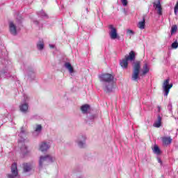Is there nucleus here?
I'll use <instances>...</instances> for the list:
<instances>
[{
  "label": "nucleus",
  "mask_w": 178,
  "mask_h": 178,
  "mask_svg": "<svg viewBox=\"0 0 178 178\" xmlns=\"http://www.w3.org/2000/svg\"><path fill=\"white\" fill-rule=\"evenodd\" d=\"M19 136V137H21V138H23V137H26V130L23 127H21V131Z\"/></svg>",
  "instance_id": "22"
},
{
  "label": "nucleus",
  "mask_w": 178,
  "mask_h": 178,
  "mask_svg": "<svg viewBox=\"0 0 178 178\" xmlns=\"http://www.w3.org/2000/svg\"><path fill=\"white\" fill-rule=\"evenodd\" d=\"M158 162H159V163H162V161L161 160V159H158Z\"/></svg>",
  "instance_id": "32"
},
{
  "label": "nucleus",
  "mask_w": 178,
  "mask_h": 178,
  "mask_svg": "<svg viewBox=\"0 0 178 178\" xmlns=\"http://www.w3.org/2000/svg\"><path fill=\"white\" fill-rule=\"evenodd\" d=\"M99 79L102 83V87L105 92H112L115 86V76L111 74H102Z\"/></svg>",
  "instance_id": "1"
},
{
  "label": "nucleus",
  "mask_w": 178,
  "mask_h": 178,
  "mask_svg": "<svg viewBox=\"0 0 178 178\" xmlns=\"http://www.w3.org/2000/svg\"><path fill=\"white\" fill-rule=\"evenodd\" d=\"M108 29H110L109 35L111 40H116L118 38V30L113 26V25H109Z\"/></svg>",
  "instance_id": "7"
},
{
  "label": "nucleus",
  "mask_w": 178,
  "mask_h": 178,
  "mask_svg": "<svg viewBox=\"0 0 178 178\" xmlns=\"http://www.w3.org/2000/svg\"><path fill=\"white\" fill-rule=\"evenodd\" d=\"M49 47H50V48H54L55 47V46H54V44H49Z\"/></svg>",
  "instance_id": "31"
},
{
  "label": "nucleus",
  "mask_w": 178,
  "mask_h": 178,
  "mask_svg": "<svg viewBox=\"0 0 178 178\" xmlns=\"http://www.w3.org/2000/svg\"><path fill=\"white\" fill-rule=\"evenodd\" d=\"M177 31V25H174L171 28V34H175Z\"/></svg>",
  "instance_id": "24"
},
{
  "label": "nucleus",
  "mask_w": 178,
  "mask_h": 178,
  "mask_svg": "<svg viewBox=\"0 0 178 178\" xmlns=\"http://www.w3.org/2000/svg\"><path fill=\"white\" fill-rule=\"evenodd\" d=\"M140 70H141V62L136 61L133 64L132 80L137 81L140 79Z\"/></svg>",
  "instance_id": "3"
},
{
  "label": "nucleus",
  "mask_w": 178,
  "mask_h": 178,
  "mask_svg": "<svg viewBox=\"0 0 178 178\" xmlns=\"http://www.w3.org/2000/svg\"><path fill=\"white\" fill-rule=\"evenodd\" d=\"M153 6L157 11V15L162 16V6L161 5V0H158L157 3H153Z\"/></svg>",
  "instance_id": "8"
},
{
  "label": "nucleus",
  "mask_w": 178,
  "mask_h": 178,
  "mask_svg": "<svg viewBox=\"0 0 178 178\" xmlns=\"http://www.w3.org/2000/svg\"><path fill=\"white\" fill-rule=\"evenodd\" d=\"M50 145L49 144L43 142L41 143L40 146V149L42 151V152H44V151H48V149H49L50 148Z\"/></svg>",
  "instance_id": "12"
},
{
  "label": "nucleus",
  "mask_w": 178,
  "mask_h": 178,
  "mask_svg": "<svg viewBox=\"0 0 178 178\" xmlns=\"http://www.w3.org/2000/svg\"><path fill=\"white\" fill-rule=\"evenodd\" d=\"M37 48H38V49H39V51H42V49H44V40H40L38 41V42L37 44Z\"/></svg>",
  "instance_id": "19"
},
{
  "label": "nucleus",
  "mask_w": 178,
  "mask_h": 178,
  "mask_svg": "<svg viewBox=\"0 0 178 178\" xmlns=\"http://www.w3.org/2000/svg\"><path fill=\"white\" fill-rule=\"evenodd\" d=\"M97 116L95 115H90L88 116V120H94Z\"/></svg>",
  "instance_id": "28"
},
{
  "label": "nucleus",
  "mask_w": 178,
  "mask_h": 178,
  "mask_svg": "<svg viewBox=\"0 0 178 178\" xmlns=\"http://www.w3.org/2000/svg\"><path fill=\"white\" fill-rule=\"evenodd\" d=\"M177 10H178V1H177V3H176L175 9H174V12H175V15H177Z\"/></svg>",
  "instance_id": "29"
},
{
  "label": "nucleus",
  "mask_w": 178,
  "mask_h": 178,
  "mask_svg": "<svg viewBox=\"0 0 178 178\" xmlns=\"http://www.w3.org/2000/svg\"><path fill=\"white\" fill-rule=\"evenodd\" d=\"M86 122H88V120H87V121Z\"/></svg>",
  "instance_id": "37"
},
{
  "label": "nucleus",
  "mask_w": 178,
  "mask_h": 178,
  "mask_svg": "<svg viewBox=\"0 0 178 178\" xmlns=\"http://www.w3.org/2000/svg\"><path fill=\"white\" fill-rule=\"evenodd\" d=\"M41 130H42V126H41V124H38L35 128V131L36 133H41Z\"/></svg>",
  "instance_id": "23"
},
{
  "label": "nucleus",
  "mask_w": 178,
  "mask_h": 178,
  "mask_svg": "<svg viewBox=\"0 0 178 178\" xmlns=\"http://www.w3.org/2000/svg\"><path fill=\"white\" fill-rule=\"evenodd\" d=\"M127 34H128V35H134V31L130 29H127Z\"/></svg>",
  "instance_id": "27"
},
{
  "label": "nucleus",
  "mask_w": 178,
  "mask_h": 178,
  "mask_svg": "<svg viewBox=\"0 0 178 178\" xmlns=\"http://www.w3.org/2000/svg\"><path fill=\"white\" fill-rule=\"evenodd\" d=\"M33 170V164L29 163H24L23 164V172L24 173H29Z\"/></svg>",
  "instance_id": "10"
},
{
  "label": "nucleus",
  "mask_w": 178,
  "mask_h": 178,
  "mask_svg": "<svg viewBox=\"0 0 178 178\" xmlns=\"http://www.w3.org/2000/svg\"><path fill=\"white\" fill-rule=\"evenodd\" d=\"M134 60H136V52L131 51L129 55H126L124 58L120 60V65L123 69H127L129 61L133 62Z\"/></svg>",
  "instance_id": "2"
},
{
  "label": "nucleus",
  "mask_w": 178,
  "mask_h": 178,
  "mask_svg": "<svg viewBox=\"0 0 178 178\" xmlns=\"http://www.w3.org/2000/svg\"><path fill=\"white\" fill-rule=\"evenodd\" d=\"M9 29L10 34H12L13 35H17V28L16 27L13 22H9Z\"/></svg>",
  "instance_id": "9"
},
{
  "label": "nucleus",
  "mask_w": 178,
  "mask_h": 178,
  "mask_svg": "<svg viewBox=\"0 0 178 178\" xmlns=\"http://www.w3.org/2000/svg\"><path fill=\"white\" fill-rule=\"evenodd\" d=\"M177 47H178V43H177V41H175V42H173V43L172 44L171 48H172V49H177Z\"/></svg>",
  "instance_id": "26"
},
{
  "label": "nucleus",
  "mask_w": 178,
  "mask_h": 178,
  "mask_svg": "<svg viewBox=\"0 0 178 178\" xmlns=\"http://www.w3.org/2000/svg\"><path fill=\"white\" fill-rule=\"evenodd\" d=\"M149 72V67H148V64L145 63L142 70L141 76H145V74H147V73H148Z\"/></svg>",
  "instance_id": "13"
},
{
  "label": "nucleus",
  "mask_w": 178,
  "mask_h": 178,
  "mask_svg": "<svg viewBox=\"0 0 178 178\" xmlns=\"http://www.w3.org/2000/svg\"><path fill=\"white\" fill-rule=\"evenodd\" d=\"M169 81H170V80L169 79H167L163 83L162 88H163V91L164 92L165 97H168L169 92L170 91V88L173 87V84L172 83L169 84Z\"/></svg>",
  "instance_id": "5"
},
{
  "label": "nucleus",
  "mask_w": 178,
  "mask_h": 178,
  "mask_svg": "<svg viewBox=\"0 0 178 178\" xmlns=\"http://www.w3.org/2000/svg\"><path fill=\"white\" fill-rule=\"evenodd\" d=\"M24 149H27V147H24Z\"/></svg>",
  "instance_id": "36"
},
{
  "label": "nucleus",
  "mask_w": 178,
  "mask_h": 178,
  "mask_svg": "<svg viewBox=\"0 0 178 178\" xmlns=\"http://www.w3.org/2000/svg\"><path fill=\"white\" fill-rule=\"evenodd\" d=\"M19 110L23 113H27V112L29 111V104L27 103L21 104V105H19Z\"/></svg>",
  "instance_id": "11"
},
{
  "label": "nucleus",
  "mask_w": 178,
  "mask_h": 178,
  "mask_svg": "<svg viewBox=\"0 0 178 178\" xmlns=\"http://www.w3.org/2000/svg\"><path fill=\"white\" fill-rule=\"evenodd\" d=\"M65 67H66L67 70H69L70 73H74V70L73 69V66H72V64H70V63H65Z\"/></svg>",
  "instance_id": "17"
},
{
  "label": "nucleus",
  "mask_w": 178,
  "mask_h": 178,
  "mask_svg": "<svg viewBox=\"0 0 178 178\" xmlns=\"http://www.w3.org/2000/svg\"><path fill=\"white\" fill-rule=\"evenodd\" d=\"M153 152H154V154H156V155H159L161 154V149H159V147H158V145H154Z\"/></svg>",
  "instance_id": "21"
},
{
  "label": "nucleus",
  "mask_w": 178,
  "mask_h": 178,
  "mask_svg": "<svg viewBox=\"0 0 178 178\" xmlns=\"http://www.w3.org/2000/svg\"><path fill=\"white\" fill-rule=\"evenodd\" d=\"M52 162H54V157L51 155L41 156L39 160V168L42 169L43 166H48Z\"/></svg>",
  "instance_id": "4"
},
{
  "label": "nucleus",
  "mask_w": 178,
  "mask_h": 178,
  "mask_svg": "<svg viewBox=\"0 0 178 178\" xmlns=\"http://www.w3.org/2000/svg\"><path fill=\"white\" fill-rule=\"evenodd\" d=\"M21 150H22V152L24 154L26 152V151H24V150H23V147L21 148Z\"/></svg>",
  "instance_id": "33"
},
{
  "label": "nucleus",
  "mask_w": 178,
  "mask_h": 178,
  "mask_svg": "<svg viewBox=\"0 0 178 178\" xmlns=\"http://www.w3.org/2000/svg\"><path fill=\"white\" fill-rule=\"evenodd\" d=\"M161 122H162V117H161V115H158L157 121H156L153 124L154 127H157V128L161 127Z\"/></svg>",
  "instance_id": "14"
},
{
  "label": "nucleus",
  "mask_w": 178,
  "mask_h": 178,
  "mask_svg": "<svg viewBox=\"0 0 178 178\" xmlns=\"http://www.w3.org/2000/svg\"><path fill=\"white\" fill-rule=\"evenodd\" d=\"M19 141H21V143H22V142H24V138L22 139V140H19Z\"/></svg>",
  "instance_id": "34"
},
{
  "label": "nucleus",
  "mask_w": 178,
  "mask_h": 178,
  "mask_svg": "<svg viewBox=\"0 0 178 178\" xmlns=\"http://www.w3.org/2000/svg\"><path fill=\"white\" fill-rule=\"evenodd\" d=\"M19 177V171L17 170V163H13L11 165V174L8 175V178H17Z\"/></svg>",
  "instance_id": "6"
},
{
  "label": "nucleus",
  "mask_w": 178,
  "mask_h": 178,
  "mask_svg": "<svg viewBox=\"0 0 178 178\" xmlns=\"http://www.w3.org/2000/svg\"><path fill=\"white\" fill-rule=\"evenodd\" d=\"M162 141L164 145H169L172 143V138L170 137H163L162 138Z\"/></svg>",
  "instance_id": "15"
},
{
  "label": "nucleus",
  "mask_w": 178,
  "mask_h": 178,
  "mask_svg": "<svg viewBox=\"0 0 178 178\" xmlns=\"http://www.w3.org/2000/svg\"><path fill=\"white\" fill-rule=\"evenodd\" d=\"M89 109H90V105H88V104L83 105L81 107V110L82 111L83 113H87V112L89 111Z\"/></svg>",
  "instance_id": "20"
},
{
  "label": "nucleus",
  "mask_w": 178,
  "mask_h": 178,
  "mask_svg": "<svg viewBox=\"0 0 178 178\" xmlns=\"http://www.w3.org/2000/svg\"><path fill=\"white\" fill-rule=\"evenodd\" d=\"M138 27L140 29V30L145 29V18H143V21L138 22Z\"/></svg>",
  "instance_id": "18"
},
{
  "label": "nucleus",
  "mask_w": 178,
  "mask_h": 178,
  "mask_svg": "<svg viewBox=\"0 0 178 178\" xmlns=\"http://www.w3.org/2000/svg\"><path fill=\"white\" fill-rule=\"evenodd\" d=\"M39 16H41L42 17H48V15H47V13H45V12H44V10H41L39 13Z\"/></svg>",
  "instance_id": "25"
},
{
  "label": "nucleus",
  "mask_w": 178,
  "mask_h": 178,
  "mask_svg": "<svg viewBox=\"0 0 178 178\" xmlns=\"http://www.w3.org/2000/svg\"><path fill=\"white\" fill-rule=\"evenodd\" d=\"M35 24H38V21L35 22Z\"/></svg>",
  "instance_id": "35"
},
{
  "label": "nucleus",
  "mask_w": 178,
  "mask_h": 178,
  "mask_svg": "<svg viewBox=\"0 0 178 178\" xmlns=\"http://www.w3.org/2000/svg\"><path fill=\"white\" fill-rule=\"evenodd\" d=\"M84 141H86V137L85 136H82L81 138L79 139L78 140V145L79 147H80V148H83L84 145H85V143Z\"/></svg>",
  "instance_id": "16"
},
{
  "label": "nucleus",
  "mask_w": 178,
  "mask_h": 178,
  "mask_svg": "<svg viewBox=\"0 0 178 178\" xmlns=\"http://www.w3.org/2000/svg\"><path fill=\"white\" fill-rule=\"evenodd\" d=\"M123 6H127V0H121Z\"/></svg>",
  "instance_id": "30"
}]
</instances>
